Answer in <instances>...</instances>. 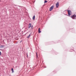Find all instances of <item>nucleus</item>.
<instances>
[{"label": "nucleus", "instance_id": "obj_1", "mask_svg": "<svg viewBox=\"0 0 76 76\" xmlns=\"http://www.w3.org/2000/svg\"><path fill=\"white\" fill-rule=\"evenodd\" d=\"M71 17L72 19H75L76 18V15H72Z\"/></svg>", "mask_w": 76, "mask_h": 76}, {"label": "nucleus", "instance_id": "obj_2", "mask_svg": "<svg viewBox=\"0 0 76 76\" xmlns=\"http://www.w3.org/2000/svg\"><path fill=\"white\" fill-rule=\"evenodd\" d=\"M67 12L68 15H69V16H70V15H71V13H72V12H71V11L69 10H67Z\"/></svg>", "mask_w": 76, "mask_h": 76}, {"label": "nucleus", "instance_id": "obj_3", "mask_svg": "<svg viewBox=\"0 0 76 76\" xmlns=\"http://www.w3.org/2000/svg\"><path fill=\"white\" fill-rule=\"evenodd\" d=\"M54 8V6H52L49 9V11H50V12H51V11L52 10H53V8Z\"/></svg>", "mask_w": 76, "mask_h": 76}, {"label": "nucleus", "instance_id": "obj_4", "mask_svg": "<svg viewBox=\"0 0 76 76\" xmlns=\"http://www.w3.org/2000/svg\"><path fill=\"white\" fill-rule=\"evenodd\" d=\"M58 6H59V3L58 2H57L56 4V8H58Z\"/></svg>", "mask_w": 76, "mask_h": 76}, {"label": "nucleus", "instance_id": "obj_5", "mask_svg": "<svg viewBox=\"0 0 76 76\" xmlns=\"http://www.w3.org/2000/svg\"><path fill=\"white\" fill-rule=\"evenodd\" d=\"M31 26H32V24H31V23H30L29 24V27H28V28L29 29L30 28Z\"/></svg>", "mask_w": 76, "mask_h": 76}, {"label": "nucleus", "instance_id": "obj_6", "mask_svg": "<svg viewBox=\"0 0 76 76\" xmlns=\"http://www.w3.org/2000/svg\"><path fill=\"white\" fill-rule=\"evenodd\" d=\"M40 28H39L38 29V33H41V31H40Z\"/></svg>", "mask_w": 76, "mask_h": 76}, {"label": "nucleus", "instance_id": "obj_7", "mask_svg": "<svg viewBox=\"0 0 76 76\" xmlns=\"http://www.w3.org/2000/svg\"><path fill=\"white\" fill-rule=\"evenodd\" d=\"M35 15H34L33 17V20H34L35 19Z\"/></svg>", "mask_w": 76, "mask_h": 76}, {"label": "nucleus", "instance_id": "obj_8", "mask_svg": "<svg viewBox=\"0 0 76 76\" xmlns=\"http://www.w3.org/2000/svg\"><path fill=\"white\" fill-rule=\"evenodd\" d=\"M30 36H31V34H30L27 37V38H29V37H30Z\"/></svg>", "mask_w": 76, "mask_h": 76}, {"label": "nucleus", "instance_id": "obj_9", "mask_svg": "<svg viewBox=\"0 0 76 76\" xmlns=\"http://www.w3.org/2000/svg\"><path fill=\"white\" fill-rule=\"evenodd\" d=\"M11 70L12 71V72H13L14 71H13V68H12V69H11Z\"/></svg>", "mask_w": 76, "mask_h": 76}, {"label": "nucleus", "instance_id": "obj_10", "mask_svg": "<svg viewBox=\"0 0 76 76\" xmlns=\"http://www.w3.org/2000/svg\"><path fill=\"white\" fill-rule=\"evenodd\" d=\"M48 1H47L45 0V3H47Z\"/></svg>", "mask_w": 76, "mask_h": 76}, {"label": "nucleus", "instance_id": "obj_11", "mask_svg": "<svg viewBox=\"0 0 76 76\" xmlns=\"http://www.w3.org/2000/svg\"><path fill=\"white\" fill-rule=\"evenodd\" d=\"M36 56H37V58H38V55H37V53H36Z\"/></svg>", "mask_w": 76, "mask_h": 76}, {"label": "nucleus", "instance_id": "obj_12", "mask_svg": "<svg viewBox=\"0 0 76 76\" xmlns=\"http://www.w3.org/2000/svg\"><path fill=\"white\" fill-rule=\"evenodd\" d=\"M1 52L0 51V56H1Z\"/></svg>", "mask_w": 76, "mask_h": 76}, {"label": "nucleus", "instance_id": "obj_13", "mask_svg": "<svg viewBox=\"0 0 76 76\" xmlns=\"http://www.w3.org/2000/svg\"><path fill=\"white\" fill-rule=\"evenodd\" d=\"M33 26H31V29H32V28H33Z\"/></svg>", "mask_w": 76, "mask_h": 76}, {"label": "nucleus", "instance_id": "obj_14", "mask_svg": "<svg viewBox=\"0 0 76 76\" xmlns=\"http://www.w3.org/2000/svg\"><path fill=\"white\" fill-rule=\"evenodd\" d=\"M46 67H47L46 66H45V68H46Z\"/></svg>", "mask_w": 76, "mask_h": 76}, {"label": "nucleus", "instance_id": "obj_15", "mask_svg": "<svg viewBox=\"0 0 76 76\" xmlns=\"http://www.w3.org/2000/svg\"><path fill=\"white\" fill-rule=\"evenodd\" d=\"M27 56L28 57V54H27Z\"/></svg>", "mask_w": 76, "mask_h": 76}]
</instances>
